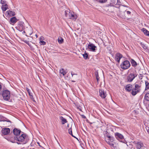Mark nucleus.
<instances>
[{
    "label": "nucleus",
    "instance_id": "nucleus-1",
    "mask_svg": "<svg viewBox=\"0 0 149 149\" xmlns=\"http://www.w3.org/2000/svg\"><path fill=\"white\" fill-rule=\"evenodd\" d=\"M21 131L16 128H14L13 131V133L15 135L14 139L18 142H17L18 144H25L27 143L28 139V136L25 134H22L19 136Z\"/></svg>",
    "mask_w": 149,
    "mask_h": 149
},
{
    "label": "nucleus",
    "instance_id": "nucleus-2",
    "mask_svg": "<svg viewBox=\"0 0 149 149\" xmlns=\"http://www.w3.org/2000/svg\"><path fill=\"white\" fill-rule=\"evenodd\" d=\"M141 85L139 83L136 82L133 85L131 94L133 96L136 95L137 93L140 92L141 90Z\"/></svg>",
    "mask_w": 149,
    "mask_h": 149
},
{
    "label": "nucleus",
    "instance_id": "nucleus-3",
    "mask_svg": "<svg viewBox=\"0 0 149 149\" xmlns=\"http://www.w3.org/2000/svg\"><path fill=\"white\" fill-rule=\"evenodd\" d=\"M138 74L136 72L129 74L126 77V80L127 82H132L134 79L137 76Z\"/></svg>",
    "mask_w": 149,
    "mask_h": 149
},
{
    "label": "nucleus",
    "instance_id": "nucleus-4",
    "mask_svg": "<svg viewBox=\"0 0 149 149\" xmlns=\"http://www.w3.org/2000/svg\"><path fill=\"white\" fill-rule=\"evenodd\" d=\"M2 95L4 100L8 101L10 98V92L8 90H4L2 92Z\"/></svg>",
    "mask_w": 149,
    "mask_h": 149
},
{
    "label": "nucleus",
    "instance_id": "nucleus-5",
    "mask_svg": "<svg viewBox=\"0 0 149 149\" xmlns=\"http://www.w3.org/2000/svg\"><path fill=\"white\" fill-rule=\"evenodd\" d=\"M130 64L129 61L126 60L124 61L121 65V68L124 70L128 68L130 66Z\"/></svg>",
    "mask_w": 149,
    "mask_h": 149
},
{
    "label": "nucleus",
    "instance_id": "nucleus-6",
    "mask_svg": "<svg viewBox=\"0 0 149 149\" xmlns=\"http://www.w3.org/2000/svg\"><path fill=\"white\" fill-rule=\"evenodd\" d=\"M68 15L70 19L73 20H75L77 17V15L72 12H69Z\"/></svg>",
    "mask_w": 149,
    "mask_h": 149
},
{
    "label": "nucleus",
    "instance_id": "nucleus-7",
    "mask_svg": "<svg viewBox=\"0 0 149 149\" xmlns=\"http://www.w3.org/2000/svg\"><path fill=\"white\" fill-rule=\"evenodd\" d=\"M135 146L137 149H140L143 146V144L141 141H139L137 142H134Z\"/></svg>",
    "mask_w": 149,
    "mask_h": 149
},
{
    "label": "nucleus",
    "instance_id": "nucleus-8",
    "mask_svg": "<svg viewBox=\"0 0 149 149\" xmlns=\"http://www.w3.org/2000/svg\"><path fill=\"white\" fill-rule=\"evenodd\" d=\"M10 132V130L9 128H4L2 130V133L3 135H7Z\"/></svg>",
    "mask_w": 149,
    "mask_h": 149
},
{
    "label": "nucleus",
    "instance_id": "nucleus-9",
    "mask_svg": "<svg viewBox=\"0 0 149 149\" xmlns=\"http://www.w3.org/2000/svg\"><path fill=\"white\" fill-rule=\"evenodd\" d=\"M115 134L116 138L120 141H121V140L124 139L123 136L120 133L117 132L115 133Z\"/></svg>",
    "mask_w": 149,
    "mask_h": 149
},
{
    "label": "nucleus",
    "instance_id": "nucleus-10",
    "mask_svg": "<svg viewBox=\"0 0 149 149\" xmlns=\"http://www.w3.org/2000/svg\"><path fill=\"white\" fill-rule=\"evenodd\" d=\"M96 46L92 43L88 45V48L91 51L95 52L96 48Z\"/></svg>",
    "mask_w": 149,
    "mask_h": 149
},
{
    "label": "nucleus",
    "instance_id": "nucleus-11",
    "mask_svg": "<svg viewBox=\"0 0 149 149\" xmlns=\"http://www.w3.org/2000/svg\"><path fill=\"white\" fill-rule=\"evenodd\" d=\"M26 36H30L33 32L32 28L31 27H29L26 29Z\"/></svg>",
    "mask_w": 149,
    "mask_h": 149
},
{
    "label": "nucleus",
    "instance_id": "nucleus-12",
    "mask_svg": "<svg viewBox=\"0 0 149 149\" xmlns=\"http://www.w3.org/2000/svg\"><path fill=\"white\" fill-rule=\"evenodd\" d=\"M109 139L113 140V138L111 137L109 135H107L105 137V140L106 141L109 145H113L111 142L110 143Z\"/></svg>",
    "mask_w": 149,
    "mask_h": 149
},
{
    "label": "nucleus",
    "instance_id": "nucleus-13",
    "mask_svg": "<svg viewBox=\"0 0 149 149\" xmlns=\"http://www.w3.org/2000/svg\"><path fill=\"white\" fill-rule=\"evenodd\" d=\"M100 95L103 98H104L106 96L107 94L105 92L101 89L99 90Z\"/></svg>",
    "mask_w": 149,
    "mask_h": 149
},
{
    "label": "nucleus",
    "instance_id": "nucleus-14",
    "mask_svg": "<svg viewBox=\"0 0 149 149\" xmlns=\"http://www.w3.org/2000/svg\"><path fill=\"white\" fill-rule=\"evenodd\" d=\"M122 57V55L119 53H118L116 54L115 57L116 60L119 63L120 59Z\"/></svg>",
    "mask_w": 149,
    "mask_h": 149
},
{
    "label": "nucleus",
    "instance_id": "nucleus-15",
    "mask_svg": "<svg viewBox=\"0 0 149 149\" xmlns=\"http://www.w3.org/2000/svg\"><path fill=\"white\" fill-rule=\"evenodd\" d=\"M0 121H7L11 122L10 120L1 115H0Z\"/></svg>",
    "mask_w": 149,
    "mask_h": 149
},
{
    "label": "nucleus",
    "instance_id": "nucleus-16",
    "mask_svg": "<svg viewBox=\"0 0 149 149\" xmlns=\"http://www.w3.org/2000/svg\"><path fill=\"white\" fill-rule=\"evenodd\" d=\"M132 86L131 84H129L126 85L125 89L128 91H130L132 90Z\"/></svg>",
    "mask_w": 149,
    "mask_h": 149
},
{
    "label": "nucleus",
    "instance_id": "nucleus-17",
    "mask_svg": "<svg viewBox=\"0 0 149 149\" xmlns=\"http://www.w3.org/2000/svg\"><path fill=\"white\" fill-rule=\"evenodd\" d=\"M18 27L21 30L23 29H24V23L22 22H19L18 24Z\"/></svg>",
    "mask_w": 149,
    "mask_h": 149
},
{
    "label": "nucleus",
    "instance_id": "nucleus-18",
    "mask_svg": "<svg viewBox=\"0 0 149 149\" xmlns=\"http://www.w3.org/2000/svg\"><path fill=\"white\" fill-rule=\"evenodd\" d=\"M17 21V19L15 17H13L10 19V22L11 23V24H12L15 23Z\"/></svg>",
    "mask_w": 149,
    "mask_h": 149
},
{
    "label": "nucleus",
    "instance_id": "nucleus-19",
    "mask_svg": "<svg viewBox=\"0 0 149 149\" xmlns=\"http://www.w3.org/2000/svg\"><path fill=\"white\" fill-rule=\"evenodd\" d=\"M8 15L10 16H14L15 15V13L10 10H8L6 12Z\"/></svg>",
    "mask_w": 149,
    "mask_h": 149
},
{
    "label": "nucleus",
    "instance_id": "nucleus-20",
    "mask_svg": "<svg viewBox=\"0 0 149 149\" xmlns=\"http://www.w3.org/2000/svg\"><path fill=\"white\" fill-rule=\"evenodd\" d=\"M1 8L3 12H4L8 8V6L6 4L2 5Z\"/></svg>",
    "mask_w": 149,
    "mask_h": 149
},
{
    "label": "nucleus",
    "instance_id": "nucleus-21",
    "mask_svg": "<svg viewBox=\"0 0 149 149\" xmlns=\"http://www.w3.org/2000/svg\"><path fill=\"white\" fill-rule=\"evenodd\" d=\"M60 119L61 120L62 124H64L65 123L67 122L66 119L62 116L60 117Z\"/></svg>",
    "mask_w": 149,
    "mask_h": 149
},
{
    "label": "nucleus",
    "instance_id": "nucleus-22",
    "mask_svg": "<svg viewBox=\"0 0 149 149\" xmlns=\"http://www.w3.org/2000/svg\"><path fill=\"white\" fill-rule=\"evenodd\" d=\"M144 100L146 101H149V93H147L144 96Z\"/></svg>",
    "mask_w": 149,
    "mask_h": 149
},
{
    "label": "nucleus",
    "instance_id": "nucleus-23",
    "mask_svg": "<svg viewBox=\"0 0 149 149\" xmlns=\"http://www.w3.org/2000/svg\"><path fill=\"white\" fill-rule=\"evenodd\" d=\"M131 62L132 66L136 67L137 65V63L134 60L132 59Z\"/></svg>",
    "mask_w": 149,
    "mask_h": 149
},
{
    "label": "nucleus",
    "instance_id": "nucleus-24",
    "mask_svg": "<svg viewBox=\"0 0 149 149\" xmlns=\"http://www.w3.org/2000/svg\"><path fill=\"white\" fill-rule=\"evenodd\" d=\"M142 31H143L144 34L146 36H147V34L149 33V32L145 28L142 29Z\"/></svg>",
    "mask_w": 149,
    "mask_h": 149
},
{
    "label": "nucleus",
    "instance_id": "nucleus-25",
    "mask_svg": "<svg viewBox=\"0 0 149 149\" xmlns=\"http://www.w3.org/2000/svg\"><path fill=\"white\" fill-rule=\"evenodd\" d=\"M95 75L96 77L97 82H98V81L100 79V77L99 76L98 73L97 71H96L95 72Z\"/></svg>",
    "mask_w": 149,
    "mask_h": 149
},
{
    "label": "nucleus",
    "instance_id": "nucleus-26",
    "mask_svg": "<svg viewBox=\"0 0 149 149\" xmlns=\"http://www.w3.org/2000/svg\"><path fill=\"white\" fill-rule=\"evenodd\" d=\"M60 72L64 76L66 74V72L64 71V70L63 68H62L60 70Z\"/></svg>",
    "mask_w": 149,
    "mask_h": 149
},
{
    "label": "nucleus",
    "instance_id": "nucleus-27",
    "mask_svg": "<svg viewBox=\"0 0 149 149\" xmlns=\"http://www.w3.org/2000/svg\"><path fill=\"white\" fill-rule=\"evenodd\" d=\"M141 47H142L144 49L146 50V49H147V47L146 45H145L142 42H141Z\"/></svg>",
    "mask_w": 149,
    "mask_h": 149
},
{
    "label": "nucleus",
    "instance_id": "nucleus-28",
    "mask_svg": "<svg viewBox=\"0 0 149 149\" xmlns=\"http://www.w3.org/2000/svg\"><path fill=\"white\" fill-rule=\"evenodd\" d=\"M145 82L146 84V89H149V82L145 81Z\"/></svg>",
    "mask_w": 149,
    "mask_h": 149
},
{
    "label": "nucleus",
    "instance_id": "nucleus-29",
    "mask_svg": "<svg viewBox=\"0 0 149 149\" xmlns=\"http://www.w3.org/2000/svg\"><path fill=\"white\" fill-rule=\"evenodd\" d=\"M84 58L85 59H86L88 57V54L87 53H85L83 55Z\"/></svg>",
    "mask_w": 149,
    "mask_h": 149
},
{
    "label": "nucleus",
    "instance_id": "nucleus-30",
    "mask_svg": "<svg viewBox=\"0 0 149 149\" xmlns=\"http://www.w3.org/2000/svg\"><path fill=\"white\" fill-rule=\"evenodd\" d=\"M63 39L62 38H59L58 39V41L60 43H62L63 42Z\"/></svg>",
    "mask_w": 149,
    "mask_h": 149
},
{
    "label": "nucleus",
    "instance_id": "nucleus-31",
    "mask_svg": "<svg viewBox=\"0 0 149 149\" xmlns=\"http://www.w3.org/2000/svg\"><path fill=\"white\" fill-rule=\"evenodd\" d=\"M68 133L70 134L72 136L75 138V137L72 134V130L71 129H68Z\"/></svg>",
    "mask_w": 149,
    "mask_h": 149
},
{
    "label": "nucleus",
    "instance_id": "nucleus-32",
    "mask_svg": "<svg viewBox=\"0 0 149 149\" xmlns=\"http://www.w3.org/2000/svg\"><path fill=\"white\" fill-rule=\"evenodd\" d=\"M26 89L29 95L30 96H32V94L31 93H30V90L28 88H26Z\"/></svg>",
    "mask_w": 149,
    "mask_h": 149
},
{
    "label": "nucleus",
    "instance_id": "nucleus-33",
    "mask_svg": "<svg viewBox=\"0 0 149 149\" xmlns=\"http://www.w3.org/2000/svg\"><path fill=\"white\" fill-rule=\"evenodd\" d=\"M40 43L41 45H45L46 44V42L43 41H40Z\"/></svg>",
    "mask_w": 149,
    "mask_h": 149
},
{
    "label": "nucleus",
    "instance_id": "nucleus-34",
    "mask_svg": "<svg viewBox=\"0 0 149 149\" xmlns=\"http://www.w3.org/2000/svg\"><path fill=\"white\" fill-rule=\"evenodd\" d=\"M124 6H125V7H127V6H122V7H121L120 6H119L118 7V6H115V7H116V8H118L121 11H122L121 10V8H123V7Z\"/></svg>",
    "mask_w": 149,
    "mask_h": 149
},
{
    "label": "nucleus",
    "instance_id": "nucleus-35",
    "mask_svg": "<svg viewBox=\"0 0 149 149\" xmlns=\"http://www.w3.org/2000/svg\"><path fill=\"white\" fill-rule=\"evenodd\" d=\"M113 141H114V138H113V140H111V142H109L110 143V142H111L112 143V144H113V145H110V146H112L113 147H114V142Z\"/></svg>",
    "mask_w": 149,
    "mask_h": 149
},
{
    "label": "nucleus",
    "instance_id": "nucleus-36",
    "mask_svg": "<svg viewBox=\"0 0 149 149\" xmlns=\"http://www.w3.org/2000/svg\"><path fill=\"white\" fill-rule=\"evenodd\" d=\"M68 11H65V17H67L68 16Z\"/></svg>",
    "mask_w": 149,
    "mask_h": 149
},
{
    "label": "nucleus",
    "instance_id": "nucleus-37",
    "mask_svg": "<svg viewBox=\"0 0 149 149\" xmlns=\"http://www.w3.org/2000/svg\"><path fill=\"white\" fill-rule=\"evenodd\" d=\"M0 3L1 4H2V5L4 4L5 3V1H3L2 0H1Z\"/></svg>",
    "mask_w": 149,
    "mask_h": 149
},
{
    "label": "nucleus",
    "instance_id": "nucleus-38",
    "mask_svg": "<svg viewBox=\"0 0 149 149\" xmlns=\"http://www.w3.org/2000/svg\"><path fill=\"white\" fill-rule=\"evenodd\" d=\"M80 116L82 118H83L84 119H86V117L84 115H80Z\"/></svg>",
    "mask_w": 149,
    "mask_h": 149
},
{
    "label": "nucleus",
    "instance_id": "nucleus-39",
    "mask_svg": "<svg viewBox=\"0 0 149 149\" xmlns=\"http://www.w3.org/2000/svg\"><path fill=\"white\" fill-rule=\"evenodd\" d=\"M146 129L148 132V133L149 134V127H146Z\"/></svg>",
    "mask_w": 149,
    "mask_h": 149
},
{
    "label": "nucleus",
    "instance_id": "nucleus-40",
    "mask_svg": "<svg viewBox=\"0 0 149 149\" xmlns=\"http://www.w3.org/2000/svg\"><path fill=\"white\" fill-rule=\"evenodd\" d=\"M139 78L140 79H142L143 75L142 74H140L139 76Z\"/></svg>",
    "mask_w": 149,
    "mask_h": 149
},
{
    "label": "nucleus",
    "instance_id": "nucleus-41",
    "mask_svg": "<svg viewBox=\"0 0 149 149\" xmlns=\"http://www.w3.org/2000/svg\"><path fill=\"white\" fill-rule=\"evenodd\" d=\"M71 74L72 75V77H73V76L74 75H77V74H73L72 72H71Z\"/></svg>",
    "mask_w": 149,
    "mask_h": 149
},
{
    "label": "nucleus",
    "instance_id": "nucleus-42",
    "mask_svg": "<svg viewBox=\"0 0 149 149\" xmlns=\"http://www.w3.org/2000/svg\"><path fill=\"white\" fill-rule=\"evenodd\" d=\"M127 13L128 14H130L131 13V12L129 11H127Z\"/></svg>",
    "mask_w": 149,
    "mask_h": 149
},
{
    "label": "nucleus",
    "instance_id": "nucleus-43",
    "mask_svg": "<svg viewBox=\"0 0 149 149\" xmlns=\"http://www.w3.org/2000/svg\"><path fill=\"white\" fill-rule=\"evenodd\" d=\"M77 109H79V110L81 111H82L81 109V108L80 107H77Z\"/></svg>",
    "mask_w": 149,
    "mask_h": 149
},
{
    "label": "nucleus",
    "instance_id": "nucleus-44",
    "mask_svg": "<svg viewBox=\"0 0 149 149\" xmlns=\"http://www.w3.org/2000/svg\"><path fill=\"white\" fill-rule=\"evenodd\" d=\"M119 0H117V3H118V5H119V3H120V2L119 1Z\"/></svg>",
    "mask_w": 149,
    "mask_h": 149
},
{
    "label": "nucleus",
    "instance_id": "nucleus-45",
    "mask_svg": "<svg viewBox=\"0 0 149 149\" xmlns=\"http://www.w3.org/2000/svg\"><path fill=\"white\" fill-rule=\"evenodd\" d=\"M25 42L27 44H28V43H29V42L28 41H25Z\"/></svg>",
    "mask_w": 149,
    "mask_h": 149
},
{
    "label": "nucleus",
    "instance_id": "nucleus-46",
    "mask_svg": "<svg viewBox=\"0 0 149 149\" xmlns=\"http://www.w3.org/2000/svg\"><path fill=\"white\" fill-rule=\"evenodd\" d=\"M1 89H2V86L1 84H0V91Z\"/></svg>",
    "mask_w": 149,
    "mask_h": 149
},
{
    "label": "nucleus",
    "instance_id": "nucleus-47",
    "mask_svg": "<svg viewBox=\"0 0 149 149\" xmlns=\"http://www.w3.org/2000/svg\"><path fill=\"white\" fill-rule=\"evenodd\" d=\"M23 33H26V30H25V31H23Z\"/></svg>",
    "mask_w": 149,
    "mask_h": 149
},
{
    "label": "nucleus",
    "instance_id": "nucleus-48",
    "mask_svg": "<svg viewBox=\"0 0 149 149\" xmlns=\"http://www.w3.org/2000/svg\"><path fill=\"white\" fill-rule=\"evenodd\" d=\"M35 36H36V38H37L38 37V36H37V34H36L35 35Z\"/></svg>",
    "mask_w": 149,
    "mask_h": 149
},
{
    "label": "nucleus",
    "instance_id": "nucleus-49",
    "mask_svg": "<svg viewBox=\"0 0 149 149\" xmlns=\"http://www.w3.org/2000/svg\"><path fill=\"white\" fill-rule=\"evenodd\" d=\"M111 140H112L109 139V142H111Z\"/></svg>",
    "mask_w": 149,
    "mask_h": 149
},
{
    "label": "nucleus",
    "instance_id": "nucleus-50",
    "mask_svg": "<svg viewBox=\"0 0 149 149\" xmlns=\"http://www.w3.org/2000/svg\"><path fill=\"white\" fill-rule=\"evenodd\" d=\"M11 142H13V143H14V142L12 141H10Z\"/></svg>",
    "mask_w": 149,
    "mask_h": 149
},
{
    "label": "nucleus",
    "instance_id": "nucleus-51",
    "mask_svg": "<svg viewBox=\"0 0 149 149\" xmlns=\"http://www.w3.org/2000/svg\"><path fill=\"white\" fill-rule=\"evenodd\" d=\"M72 81V82H75L74 81Z\"/></svg>",
    "mask_w": 149,
    "mask_h": 149
},
{
    "label": "nucleus",
    "instance_id": "nucleus-52",
    "mask_svg": "<svg viewBox=\"0 0 149 149\" xmlns=\"http://www.w3.org/2000/svg\"><path fill=\"white\" fill-rule=\"evenodd\" d=\"M148 107H149V104H148Z\"/></svg>",
    "mask_w": 149,
    "mask_h": 149
},
{
    "label": "nucleus",
    "instance_id": "nucleus-53",
    "mask_svg": "<svg viewBox=\"0 0 149 149\" xmlns=\"http://www.w3.org/2000/svg\"><path fill=\"white\" fill-rule=\"evenodd\" d=\"M67 126H68H68H69L68 125Z\"/></svg>",
    "mask_w": 149,
    "mask_h": 149
}]
</instances>
